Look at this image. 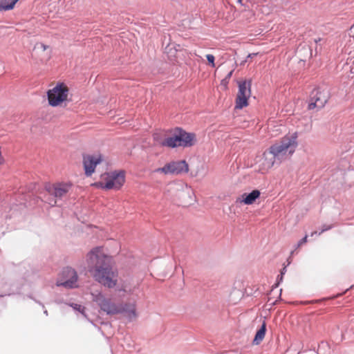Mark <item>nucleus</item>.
<instances>
[{
    "instance_id": "obj_11",
    "label": "nucleus",
    "mask_w": 354,
    "mask_h": 354,
    "mask_svg": "<svg viewBox=\"0 0 354 354\" xmlns=\"http://www.w3.org/2000/svg\"><path fill=\"white\" fill-rule=\"evenodd\" d=\"M102 162L101 156L84 155L83 156V165L86 176H91L95 169Z\"/></svg>"
},
{
    "instance_id": "obj_29",
    "label": "nucleus",
    "mask_w": 354,
    "mask_h": 354,
    "mask_svg": "<svg viewBox=\"0 0 354 354\" xmlns=\"http://www.w3.org/2000/svg\"><path fill=\"white\" fill-rule=\"evenodd\" d=\"M41 46L43 48V49H44V50H46V45H44V44H41Z\"/></svg>"
},
{
    "instance_id": "obj_27",
    "label": "nucleus",
    "mask_w": 354,
    "mask_h": 354,
    "mask_svg": "<svg viewBox=\"0 0 354 354\" xmlns=\"http://www.w3.org/2000/svg\"><path fill=\"white\" fill-rule=\"evenodd\" d=\"M283 279V276L281 275V277H279V276H278L277 277V280H278V283H279V281H281Z\"/></svg>"
},
{
    "instance_id": "obj_24",
    "label": "nucleus",
    "mask_w": 354,
    "mask_h": 354,
    "mask_svg": "<svg viewBox=\"0 0 354 354\" xmlns=\"http://www.w3.org/2000/svg\"><path fill=\"white\" fill-rule=\"evenodd\" d=\"M48 203H49L51 206H54V205H55V204H56V201L53 200V201H51L48 202Z\"/></svg>"
},
{
    "instance_id": "obj_2",
    "label": "nucleus",
    "mask_w": 354,
    "mask_h": 354,
    "mask_svg": "<svg viewBox=\"0 0 354 354\" xmlns=\"http://www.w3.org/2000/svg\"><path fill=\"white\" fill-rule=\"evenodd\" d=\"M297 138L298 134L295 132L285 136L280 141L271 145L263 153L262 164L264 167L271 168L292 156L298 145Z\"/></svg>"
},
{
    "instance_id": "obj_22",
    "label": "nucleus",
    "mask_w": 354,
    "mask_h": 354,
    "mask_svg": "<svg viewBox=\"0 0 354 354\" xmlns=\"http://www.w3.org/2000/svg\"><path fill=\"white\" fill-rule=\"evenodd\" d=\"M232 73H233V71H231L230 72H229L228 74L226 75L224 80H227L230 79V77L232 75Z\"/></svg>"
},
{
    "instance_id": "obj_7",
    "label": "nucleus",
    "mask_w": 354,
    "mask_h": 354,
    "mask_svg": "<svg viewBox=\"0 0 354 354\" xmlns=\"http://www.w3.org/2000/svg\"><path fill=\"white\" fill-rule=\"evenodd\" d=\"M68 89L63 84H57L53 89L47 93L49 104L52 106H57L65 101L68 97Z\"/></svg>"
},
{
    "instance_id": "obj_31",
    "label": "nucleus",
    "mask_w": 354,
    "mask_h": 354,
    "mask_svg": "<svg viewBox=\"0 0 354 354\" xmlns=\"http://www.w3.org/2000/svg\"><path fill=\"white\" fill-rule=\"evenodd\" d=\"M317 234V232H312L311 236H313L314 234Z\"/></svg>"
},
{
    "instance_id": "obj_5",
    "label": "nucleus",
    "mask_w": 354,
    "mask_h": 354,
    "mask_svg": "<svg viewBox=\"0 0 354 354\" xmlns=\"http://www.w3.org/2000/svg\"><path fill=\"white\" fill-rule=\"evenodd\" d=\"M93 300L100 307V310L107 315L119 314V304H115L111 299L106 297L102 293L93 295Z\"/></svg>"
},
{
    "instance_id": "obj_21",
    "label": "nucleus",
    "mask_w": 354,
    "mask_h": 354,
    "mask_svg": "<svg viewBox=\"0 0 354 354\" xmlns=\"http://www.w3.org/2000/svg\"><path fill=\"white\" fill-rule=\"evenodd\" d=\"M307 236H305L304 238H302L297 243V247H300L301 245L305 243L307 241Z\"/></svg>"
},
{
    "instance_id": "obj_10",
    "label": "nucleus",
    "mask_w": 354,
    "mask_h": 354,
    "mask_svg": "<svg viewBox=\"0 0 354 354\" xmlns=\"http://www.w3.org/2000/svg\"><path fill=\"white\" fill-rule=\"evenodd\" d=\"M62 275L64 281L57 283V286H62L68 288H73L77 286V274L73 268L71 267L64 268Z\"/></svg>"
},
{
    "instance_id": "obj_4",
    "label": "nucleus",
    "mask_w": 354,
    "mask_h": 354,
    "mask_svg": "<svg viewBox=\"0 0 354 354\" xmlns=\"http://www.w3.org/2000/svg\"><path fill=\"white\" fill-rule=\"evenodd\" d=\"M330 97L328 91L317 88L312 91L310 94L309 103L308 104V110L322 109L327 103Z\"/></svg>"
},
{
    "instance_id": "obj_8",
    "label": "nucleus",
    "mask_w": 354,
    "mask_h": 354,
    "mask_svg": "<svg viewBox=\"0 0 354 354\" xmlns=\"http://www.w3.org/2000/svg\"><path fill=\"white\" fill-rule=\"evenodd\" d=\"M105 183H102V187L106 189H120L125 181V173L124 171H114L106 174Z\"/></svg>"
},
{
    "instance_id": "obj_19",
    "label": "nucleus",
    "mask_w": 354,
    "mask_h": 354,
    "mask_svg": "<svg viewBox=\"0 0 354 354\" xmlns=\"http://www.w3.org/2000/svg\"><path fill=\"white\" fill-rule=\"evenodd\" d=\"M206 57H207V59L208 61V62L211 64V66L212 67H214L215 66V64H214V59H215V57L213 55H211V54H208L206 55Z\"/></svg>"
},
{
    "instance_id": "obj_25",
    "label": "nucleus",
    "mask_w": 354,
    "mask_h": 354,
    "mask_svg": "<svg viewBox=\"0 0 354 354\" xmlns=\"http://www.w3.org/2000/svg\"><path fill=\"white\" fill-rule=\"evenodd\" d=\"M286 271V267L283 268V270L281 271V275L283 276V274L285 273V272Z\"/></svg>"
},
{
    "instance_id": "obj_13",
    "label": "nucleus",
    "mask_w": 354,
    "mask_h": 354,
    "mask_svg": "<svg viewBox=\"0 0 354 354\" xmlns=\"http://www.w3.org/2000/svg\"><path fill=\"white\" fill-rule=\"evenodd\" d=\"M118 305L119 314H124L130 320L136 317V309L134 303L119 304Z\"/></svg>"
},
{
    "instance_id": "obj_9",
    "label": "nucleus",
    "mask_w": 354,
    "mask_h": 354,
    "mask_svg": "<svg viewBox=\"0 0 354 354\" xmlns=\"http://www.w3.org/2000/svg\"><path fill=\"white\" fill-rule=\"evenodd\" d=\"M251 95V80L239 82V91L236 98L235 108L241 109L248 105V100Z\"/></svg>"
},
{
    "instance_id": "obj_32",
    "label": "nucleus",
    "mask_w": 354,
    "mask_h": 354,
    "mask_svg": "<svg viewBox=\"0 0 354 354\" xmlns=\"http://www.w3.org/2000/svg\"><path fill=\"white\" fill-rule=\"evenodd\" d=\"M44 313L46 315H48V311H47L46 310H45L44 311Z\"/></svg>"
},
{
    "instance_id": "obj_6",
    "label": "nucleus",
    "mask_w": 354,
    "mask_h": 354,
    "mask_svg": "<svg viewBox=\"0 0 354 354\" xmlns=\"http://www.w3.org/2000/svg\"><path fill=\"white\" fill-rule=\"evenodd\" d=\"M189 171L188 164L185 160L171 161L164 167L157 168L155 173H163L165 174L179 175L187 173Z\"/></svg>"
},
{
    "instance_id": "obj_26",
    "label": "nucleus",
    "mask_w": 354,
    "mask_h": 354,
    "mask_svg": "<svg viewBox=\"0 0 354 354\" xmlns=\"http://www.w3.org/2000/svg\"><path fill=\"white\" fill-rule=\"evenodd\" d=\"M351 34H354V24L353 25V26L351 28Z\"/></svg>"
},
{
    "instance_id": "obj_18",
    "label": "nucleus",
    "mask_w": 354,
    "mask_h": 354,
    "mask_svg": "<svg viewBox=\"0 0 354 354\" xmlns=\"http://www.w3.org/2000/svg\"><path fill=\"white\" fill-rule=\"evenodd\" d=\"M68 305L73 308V309L75 311V312H78L80 313H81L84 317H86V315L85 313V307L80 305V304H74V303H71V304H68Z\"/></svg>"
},
{
    "instance_id": "obj_23",
    "label": "nucleus",
    "mask_w": 354,
    "mask_h": 354,
    "mask_svg": "<svg viewBox=\"0 0 354 354\" xmlns=\"http://www.w3.org/2000/svg\"><path fill=\"white\" fill-rule=\"evenodd\" d=\"M257 53H250L248 55V58H252L253 57L256 56Z\"/></svg>"
},
{
    "instance_id": "obj_3",
    "label": "nucleus",
    "mask_w": 354,
    "mask_h": 354,
    "mask_svg": "<svg viewBox=\"0 0 354 354\" xmlns=\"http://www.w3.org/2000/svg\"><path fill=\"white\" fill-rule=\"evenodd\" d=\"M196 142V135L194 133H189L180 127L174 130L171 136L168 137L166 141L167 147L176 148L178 147H190Z\"/></svg>"
},
{
    "instance_id": "obj_15",
    "label": "nucleus",
    "mask_w": 354,
    "mask_h": 354,
    "mask_svg": "<svg viewBox=\"0 0 354 354\" xmlns=\"http://www.w3.org/2000/svg\"><path fill=\"white\" fill-rule=\"evenodd\" d=\"M266 332V324L263 322L261 328L257 330L255 337L253 339V344L258 345L264 338Z\"/></svg>"
},
{
    "instance_id": "obj_17",
    "label": "nucleus",
    "mask_w": 354,
    "mask_h": 354,
    "mask_svg": "<svg viewBox=\"0 0 354 354\" xmlns=\"http://www.w3.org/2000/svg\"><path fill=\"white\" fill-rule=\"evenodd\" d=\"M19 0H0V12L12 10Z\"/></svg>"
},
{
    "instance_id": "obj_20",
    "label": "nucleus",
    "mask_w": 354,
    "mask_h": 354,
    "mask_svg": "<svg viewBox=\"0 0 354 354\" xmlns=\"http://www.w3.org/2000/svg\"><path fill=\"white\" fill-rule=\"evenodd\" d=\"M333 227V225H324L323 227H322V229L321 230V232H319V235H320L322 233H323L325 231H327L330 229H331Z\"/></svg>"
},
{
    "instance_id": "obj_1",
    "label": "nucleus",
    "mask_w": 354,
    "mask_h": 354,
    "mask_svg": "<svg viewBox=\"0 0 354 354\" xmlns=\"http://www.w3.org/2000/svg\"><path fill=\"white\" fill-rule=\"evenodd\" d=\"M88 270L96 281L109 288L117 284L118 272L112 268L111 257L96 247L86 256Z\"/></svg>"
},
{
    "instance_id": "obj_14",
    "label": "nucleus",
    "mask_w": 354,
    "mask_h": 354,
    "mask_svg": "<svg viewBox=\"0 0 354 354\" xmlns=\"http://www.w3.org/2000/svg\"><path fill=\"white\" fill-rule=\"evenodd\" d=\"M260 192L257 189H254L249 194H243L242 195L241 202L245 205H252L259 196Z\"/></svg>"
},
{
    "instance_id": "obj_30",
    "label": "nucleus",
    "mask_w": 354,
    "mask_h": 354,
    "mask_svg": "<svg viewBox=\"0 0 354 354\" xmlns=\"http://www.w3.org/2000/svg\"><path fill=\"white\" fill-rule=\"evenodd\" d=\"M119 291L127 292V290L125 288H122V289H120Z\"/></svg>"
},
{
    "instance_id": "obj_12",
    "label": "nucleus",
    "mask_w": 354,
    "mask_h": 354,
    "mask_svg": "<svg viewBox=\"0 0 354 354\" xmlns=\"http://www.w3.org/2000/svg\"><path fill=\"white\" fill-rule=\"evenodd\" d=\"M71 185L67 183H57L46 186V191L57 198H62L69 191Z\"/></svg>"
},
{
    "instance_id": "obj_16",
    "label": "nucleus",
    "mask_w": 354,
    "mask_h": 354,
    "mask_svg": "<svg viewBox=\"0 0 354 354\" xmlns=\"http://www.w3.org/2000/svg\"><path fill=\"white\" fill-rule=\"evenodd\" d=\"M154 141L157 145L162 147H167L166 141L168 140V137H166V134L162 132H156L153 134Z\"/></svg>"
},
{
    "instance_id": "obj_28",
    "label": "nucleus",
    "mask_w": 354,
    "mask_h": 354,
    "mask_svg": "<svg viewBox=\"0 0 354 354\" xmlns=\"http://www.w3.org/2000/svg\"><path fill=\"white\" fill-rule=\"evenodd\" d=\"M171 46H173V44H169L167 46H166V50L169 48L170 49H171Z\"/></svg>"
}]
</instances>
